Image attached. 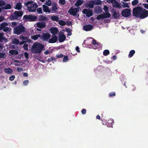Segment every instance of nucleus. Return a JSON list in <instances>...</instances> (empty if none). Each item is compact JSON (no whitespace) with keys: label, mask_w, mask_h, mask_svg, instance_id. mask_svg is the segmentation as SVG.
<instances>
[{"label":"nucleus","mask_w":148,"mask_h":148,"mask_svg":"<svg viewBox=\"0 0 148 148\" xmlns=\"http://www.w3.org/2000/svg\"><path fill=\"white\" fill-rule=\"evenodd\" d=\"M133 14L136 17L144 18L148 16V11L140 7H137L133 10Z\"/></svg>","instance_id":"f257e3e1"},{"label":"nucleus","mask_w":148,"mask_h":148,"mask_svg":"<svg viewBox=\"0 0 148 148\" xmlns=\"http://www.w3.org/2000/svg\"><path fill=\"white\" fill-rule=\"evenodd\" d=\"M43 45L39 43H36L34 44L31 48V51L34 53H39L42 51Z\"/></svg>","instance_id":"f03ea898"},{"label":"nucleus","mask_w":148,"mask_h":148,"mask_svg":"<svg viewBox=\"0 0 148 148\" xmlns=\"http://www.w3.org/2000/svg\"><path fill=\"white\" fill-rule=\"evenodd\" d=\"M27 6L28 10L29 12H34L36 10V9L38 7V5L32 1H29L25 3Z\"/></svg>","instance_id":"7ed1b4c3"},{"label":"nucleus","mask_w":148,"mask_h":148,"mask_svg":"<svg viewBox=\"0 0 148 148\" xmlns=\"http://www.w3.org/2000/svg\"><path fill=\"white\" fill-rule=\"evenodd\" d=\"M22 42H19V41L18 39L15 38L13 39L12 41V42L13 44H18L19 43L20 45H22L25 42H30L31 40L28 39V38L26 37H24L22 36H21L18 37Z\"/></svg>","instance_id":"20e7f679"},{"label":"nucleus","mask_w":148,"mask_h":148,"mask_svg":"<svg viewBox=\"0 0 148 148\" xmlns=\"http://www.w3.org/2000/svg\"><path fill=\"white\" fill-rule=\"evenodd\" d=\"M24 31L25 28L21 24H20L16 27L14 28V33L17 35H19Z\"/></svg>","instance_id":"39448f33"},{"label":"nucleus","mask_w":148,"mask_h":148,"mask_svg":"<svg viewBox=\"0 0 148 148\" xmlns=\"http://www.w3.org/2000/svg\"><path fill=\"white\" fill-rule=\"evenodd\" d=\"M23 18L26 21H34L37 19V17L34 15H26L23 16Z\"/></svg>","instance_id":"423d86ee"},{"label":"nucleus","mask_w":148,"mask_h":148,"mask_svg":"<svg viewBox=\"0 0 148 148\" xmlns=\"http://www.w3.org/2000/svg\"><path fill=\"white\" fill-rule=\"evenodd\" d=\"M23 15V12L22 11H16L10 17L11 20H14L17 19L19 17L22 16Z\"/></svg>","instance_id":"0eeeda50"},{"label":"nucleus","mask_w":148,"mask_h":148,"mask_svg":"<svg viewBox=\"0 0 148 148\" xmlns=\"http://www.w3.org/2000/svg\"><path fill=\"white\" fill-rule=\"evenodd\" d=\"M79 11V9L77 8H71L69 10V13L73 16L78 17L79 15L77 14L78 12Z\"/></svg>","instance_id":"6e6552de"},{"label":"nucleus","mask_w":148,"mask_h":148,"mask_svg":"<svg viewBox=\"0 0 148 148\" xmlns=\"http://www.w3.org/2000/svg\"><path fill=\"white\" fill-rule=\"evenodd\" d=\"M111 14L109 12H107L98 15L97 17V19L99 20L102 18H109Z\"/></svg>","instance_id":"1a4fd4ad"},{"label":"nucleus","mask_w":148,"mask_h":148,"mask_svg":"<svg viewBox=\"0 0 148 148\" xmlns=\"http://www.w3.org/2000/svg\"><path fill=\"white\" fill-rule=\"evenodd\" d=\"M102 3V1L100 0H94L90 1V7L92 8L94 5H100Z\"/></svg>","instance_id":"9d476101"},{"label":"nucleus","mask_w":148,"mask_h":148,"mask_svg":"<svg viewBox=\"0 0 148 148\" xmlns=\"http://www.w3.org/2000/svg\"><path fill=\"white\" fill-rule=\"evenodd\" d=\"M131 14L130 10L128 9H125L122 12V15L125 17H128Z\"/></svg>","instance_id":"9b49d317"},{"label":"nucleus","mask_w":148,"mask_h":148,"mask_svg":"<svg viewBox=\"0 0 148 148\" xmlns=\"http://www.w3.org/2000/svg\"><path fill=\"white\" fill-rule=\"evenodd\" d=\"M82 12L83 14L86 15V16L90 17L93 14L92 11L90 9H85L83 10Z\"/></svg>","instance_id":"f8f14e48"},{"label":"nucleus","mask_w":148,"mask_h":148,"mask_svg":"<svg viewBox=\"0 0 148 148\" xmlns=\"http://www.w3.org/2000/svg\"><path fill=\"white\" fill-rule=\"evenodd\" d=\"M51 36V34L49 33H44L42 36H41L40 39L44 41L47 40L50 38Z\"/></svg>","instance_id":"ddd939ff"},{"label":"nucleus","mask_w":148,"mask_h":148,"mask_svg":"<svg viewBox=\"0 0 148 148\" xmlns=\"http://www.w3.org/2000/svg\"><path fill=\"white\" fill-rule=\"evenodd\" d=\"M34 26L36 27H37L40 28H44L46 26V23L44 22H38L35 24Z\"/></svg>","instance_id":"4468645a"},{"label":"nucleus","mask_w":148,"mask_h":148,"mask_svg":"<svg viewBox=\"0 0 148 148\" xmlns=\"http://www.w3.org/2000/svg\"><path fill=\"white\" fill-rule=\"evenodd\" d=\"M59 40L60 42H63L66 38V37L63 33L60 32L59 33Z\"/></svg>","instance_id":"2eb2a0df"},{"label":"nucleus","mask_w":148,"mask_h":148,"mask_svg":"<svg viewBox=\"0 0 148 148\" xmlns=\"http://www.w3.org/2000/svg\"><path fill=\"white\" fill-rule=\"evenodd\" d=\"M92 43L94 46L93 47V49L99 48L101 47V45L96 42V40H95L92 42Z\"/></svg>","instance_id":"dca6fc26"},{"label":"nucleus","mask_w":148,"mask_h":148,"mask_svg":"<svg viewBox=\"0 0 148 148\" xmlns=\"http://www.w3.org/2000/svg\"><path fill=\"white\" fill-rule=\"evenodd\" d=\"M93 28V26L91 25H86L83 27V29L86 31H90Z\"/></svg>","instance_id":"f3484780"},{"label":"nucleus","mask_w":148,"mask_h":148,"mask_svg":"<svg viewBox=\"0 0 148 148\" xmlns=\"http://www.w3.org/2000/svg\"><path fill=\"white\" fill-rule=\"evenodd\" d=\"M42 7L43 11L46 14L50 13L51 12V10L48 6L45 5H43L42 6Z\"/></svg>","instance_id":"a211bd4d"},{"label":"nucleus","mask_w":148,"mask_h":148,"mask_svg":"<svg viewBox=\"0 0 148 148\" xmlns=\"http://www.w3.org/2000/svg\"><path fill=\"white\" fill-rule=\"evenodd\" d=\"M50 32L52 34H57L58 32L57 28L56 27H52L49 29Z\"/></svg>","instance_id":"6ab92c4d"},{"label":"nucleus","mask_w":148,"mask_h":148,"mask_svg":"<svg viewBox=\"0 0 148 148\" xmlns=\"http://www.w3.org/2000/svg\"><path fill=\"white\" fill-rule=\"evenodd\" d=\"M112 4L113 6L114 7L117 8L119 9H120L121 8V6L115 0H113Z\"/></svg>","instance_id":"aec40b11"},{"label":"nucleus","mask_w":148,"mask_h":148,"mask_svg":"<svg viewBox=\"0 0 148 148\" xmlns=\"http://www.w3.org/2000/svg\"><path fill=\"white\" fill-rule=\"evenodd\" d=\"M57 40V37L56 36H53L52 38L49 40V43H54L56 42Z\"/></svg>","instance_id":"412c9836"},{"label":"nucleus","mask_w":148,"mask_h":148,"mask_svg":"<svg viewBox=\"0 0 148 148\" xmlns=\"http://www.w3.org/2000/svg\"><path fill=\"white\" fill-rule=\"evenodd\" d=\"M51 10L53 11V13H56L58 11V8L56 4H54L52 5Z\"/></svg>","instance_id":"4be33fe9"},{"label":"nucleus","mask_w":148,"mask_h":148,"mask_svg":"<svg viewBox=\"0 0 148 148\" xmlns=\"http://www.w3.org/2000/svg\"><path fill=\"white\" fill-rule=\"evenodd\" d=\"M9 53L10 55H16L18 53V52L17 51L14 50H10L9 51Z\"/></svg>","instance_id":"5701e85b"},{"label":"nucleus","mask_w":148,"mask_h":148,"mask_svg":"<svg viewBox=\"0 0 148 148\" xmlns=\"http://www.w3.org/2000/svg\"><path fill=\"white\" fill-rule=\"evenodd\" d=\"M4 71L6 73L9 74H11L13 72L12 70L10 68L5 69Z\"/></svg>","instance_id":"b1692460"},{"label":"nucleus","mask_w":148,"mask_h":148,"mask_svg":"<svg viewBox=\"0 0 148 148\" xmlns=\"http://www.w3.org/2000/svg\"><path fill=\"white\" fill-rule=\"evenodd\" d=\"M11 8V5L9 4H7L6 5H4L2 7V8L5 10H8L10 9Z\"/></svg>","instance_id":"393cba45"},{"label":"nucleus","mask_w":148,"mask_h":148,"mask_svg":"<svg viewBox=\"0 0 148 148\" xmlns=\"http://www.w3.org/2000/svg\"><path fill=\"white\" fill-rule=\"evenodd\" d=\"M51 18L53 21H58L59 19V17L58 16H56L54 15H53L51 17Z\"/></svg>","instance_id":"a878e982"},{"label":"nucleus","mask_w":148,"mask_h":148,"mask_svg":"<svg viewBox=\"0 0 148 148\" xmlns=\"http://www.w3.org/2000/svg\"><path fill=\"white\" fill-rule=\"evenodd\" d=\"M39 20L41 21H46L48 20L45 15H41L39 16Z\"/></svg>","instance_id":"bb28decb"},{"label":"nucleus","mask_w":148,"mask_h":148,"mask_svg":"<svg viewBox=\"0 0 148 148\" xmlns=\"http://www.w3.org/2000/svg\"><path fill=\"white\" fill-rule=\"evenodd\" d=\"M21 4L20 2H18L16 4L15 9L18 10H20L21 9Z\"/></svg>","instance_id":"cd10ccee"},{"label":"nucleus","mask_w":148,"mask_h":148,"mask_svg":"<svg viewBox=\"0 0 148 148\" xmlns=\"http://www.w3.org/2000/svg\"><path fill=\"white\" fill-rule=\"evenodd\" d=\"M41 35L40 34H38L31 36V38L34 40H37L38 38L40 37Z\"/></svg>","instance_id":"c85d7f7f"},{"label":"nucleus","mask_w":148,"mask_h":148,"mask_svg":"<svg viewBox=\"0 0 148 148\" xmlns=\"http://www.w3.org/2000/svg\"><path fill=\"white\" fill-rule=\"evenodd\" d=\"M84 1L82 0H78L75 3V5L77 6L81 5L83 3Z\"/></svg>","instance_id":"c756f323"},{"label":"nucleus","mask_w":148,"mask_h":148,"mask_svg":"<svg viewBox=\"0 0 148 148\" xmlns=\"http://www.w3.org/2000/svg\"><path fill=\"white\" fill-rule=\"evenodd\" d=\"M2 40H3L5 42L7 41V39L3 37V34H0V41H1Z\"/></svg>","instance_id":"7c9ffc66"},{"label":"nucleus","mask_w":148,"mask_h":148,"mask_svg":"<svg viewBox=\"0 0 148 148\" xmlns=\"http://www.w3.org/2000/svg\"><path fill=\"white\" fill-rule=\"evenodd\" d=\"M8 25V24L6 22H3L1 23L0 25V26L2 29L4 28L6 26Z\"/></svg>","instance_id":"2f4dec72"},{"label":"nucleus","mask_w":148,"mask_h":148,"mask_svg":"<svg viewBox=\"0 0 148 148\" xmlns=\"http://www.w3.org/2000/svg\"><path fill=\"white\" fill-rule=\"evenodd\" d=\"M135 53V51L134 50H131L129 53V54L128 55L129 58H131L132 57L134 54Z\"/></svg>","instance_id":"473e14b6"},{"label":"nucleus","mask_w":148,"mask_h":148,"mask_svg":"<svg viewBox=\"0 0 148 148\" xmlns=\"http://www.w3.org/2000/svg\"><path fill=\"white\" fill-rule=\"evenodd\" d=\"M122 6L123 8H129L130 6L128 3H125L123 2H122Z\"/></svg>","instance_id":"72a5a7b5"},{"label":"nucleus","mask_w":148,"mask_h":148,"mask_svg":"<svg viewBox=\"0 0 148 148\" xmlns=\"http://www.w3.org/2000/svg\"><path fill=\"white\" fill-rule=\"evenodd\" d=\"M6 57L5 53L0 52V58H5Z\"/></svg>","instance_id":"f704fd0d"},{"label":"nucleus","mask_w":148,"mask_h":148,"mask_svg":"<svg viewBox=\"0 0 148 148\" xmlns=\"http://www.w3.org/2000/svg\"><path fill=\"white\" fill-rule=\"evenodd\" d=\"M58 23L60 25L62 26H64L66 24V22L62 20H60L58 21Z\"/></svg>","instance_id":"c9c22d12"},{"label":"nucleus","mask_w":148,"mask_h":148,"mask_svg":"<svg viewBox=\"0 0 148 148\" xmlns=\"http://www.w3.org/2000/svg\"><path fill=\"white\" fill-rule=\"evenodd\" d=\"M13 63L15 66H19L20 65V62L17 60H14Z\"/></svg>","instance_id":"e433bc0d"},{"label":"nucleus","mask_w":148,"mask_h":148,"mask_svg":"<svg viewBox=\"0 0 148 148\" xmlns=\"http://www.w3.org/2000/svg\"><path fill=\"white\" fill-rule=\"evenodd\" d=\"M46 5L48 6H51V2L50 0H47L45 3Z\"/></svg>","instance_id":"4c0bfd02"},{"label":"nucleus","mask_w":148,"mask_h":148,"mask_svg":"<svg viewBox=\"0 0 148 148\" xmlns=\"http://www.w3.org/2000/svg\"><path fill=\"white\" fill-rule=\"evenodd\" d=\"M66 31L68 33V35L70 36L71 35V30L69 29L66 28Z\"/></svg>","instance_id":"58836bf2"},{"label":"nucleus","mask_w":148,"mask_h":148,"mask_svg":"<svg viewBox=\"0 0 148 148\" xmlns=\"http://www.w3.org/2000/svg\"><path fill=\"white\" fill-rule=\"evenodd\" d=\"M109 54V51L108 50H105L103 52V54L104 56H106Z\"/></svg>","instance_id":"ea45409f"},{"label":"nucleus","mask_w":148,"mask_h":148,"mask_svg":"<svg viewBox=\"0 0 148 148\" xmlns=\"http://www.w3.org/2000/svg\"><path fill=\"white\" fill-rule=\"evenodd\" d=\"M138 3V0H134L132 2V4L133 5H135L137 4Z\"/></svg>","instance_id":"a19ab883"},{"label":"nucleus","mask_w":148,"mask_h":148,"mask_svg":"<svg viewBox=\"0 0 148 148\" xmlns=\"http://www.w3.org/2000/svg\"><path fill=\"white\" fill-rule=\"evenodd\" d=\"M37 11L38 13L39 14H41L42 13L41 8H38L37 9Z\"/></svg>","instance_id":"79ce46f5"},{"label":"nucleus","mask_w":148,"mask_h":148,"mask_svg":"<svg viewBox=\"0 0 148 148\" xmlns=\"http://www.w3.org/2000/svg\"><path fill=\"white\" fill-rule=\"evenodd\" d=\"M11 29L8 27H6L4 28L3 30L4 32H8Z\"/></svg>","instance_id":"37998d69"},{"label":"nucleus","mask_w":148,"mask_h":148,"mask_svg":"<svg viewBox=\"0 0 148 148\" xmlns=\"http://www.w3.org/2000/svg\"><path fill=\"white\" fill-rule=\"evenodd\" d=\"M59 3L62 5H64L66 1L65 0H59Z\"/></svg>","instance_id":"c03bdc74"},{"label":"nucleus","mask_w":148,"mask_h":148,"mask_svg":"<svg viewBox=\"0 0 148 148\" xmlns=\"http://www.w3.org/2000/svg\"><path fill=\"white\" fill-rule=\"evenodd\" d=\"M5 2L2 1H0V6H3L5 4Z\"/></svg>","instance_id":"a18cd8bd"},{"label":"nucleus","mask_w":148,"mask_h":148,"mask_svg":"<svg viewBox=\"0 0 148 148\" xmlns=\"http://www.w3.org/2000/svg\"><path fill=\"white\" fill-rule=\"evenodd\" d=\"M68 60L69 59L68 58L67 56H65L64 58L63 59V62H66L68 61Z\"/></svg>","instance_id":"49530a36"},{"label":"nucleus","mask_w":148,"mask_h":148,"mask_svg":"<svg viewBox=\"0 0 148 148\" xmlns=\"http://www.w3.org/2000/svg\"><path fill=\"white\" fill-rule=\"evenodd\" d=\"M15 78V76L14 75H12L9 77V80L11 81L13 80Z\"/></svg>","instance_id":"de8ad7c7"},{"label":"nucleus","mask_w":148,"mask_h":148,"mask_svg":"<svg viewBox=\"0 0 148 148\" xmlns=\"http://www.w3.org/2000/svg\"><path fill=\"white\" fill-rule=\"evenodd\" d=\"M29 83V81L27 80H25L23 82V84L25 86H27Z\"/></svg>","instance_id":"09e8293b"},{"label":"nucleus","mask_w":148,"mask_h":148,"mask_svg":"<svg viewBox=\"0 0 148 148\" xmlns=\"http://www.w3.org/2000/svg\"><path fill=\"white\" fill-rule=\"evenodd\" d=\"M17 23L15 22H12V26L14 27L17 25Z\"/></svg>","instance_id":"8fccbe9b"},{"label":"nucleus","mask_w":148,"mask_h":148,"mask_svg":"<svg viewBox=\"0 0 148 148\" xmlns=\"http://www.w3.org/2000/svg\"><path fill=\"white\" fill-rule=\"evenodd\" d=\"M109 95L110 97L114 96L115 95V93L114 92H110L109 94Z\"/></svg>","instance_id":"3c124183"},{"label":"nucleus","mask_w":148,"mask_h":148,"mask_svg":"<svg viewBox=\"0 0 148 148\" xmlns=\"http://www.w3.org/2000/svg\"><path fill=\"white\" fill-rule=\"evenodd\" d=\"M23 47L25 50H27L28 49V45L27 44H25L23 46Z\"/></svg>","instance_id":"603ef678"},{"label":"nucleus","mask_w":148,"mask_h":148,"mask_svg":"<svg viewBox=\"0 0 148 148\" xmlns=\"http://www.w3.org/2000/svg\"><path fill=\"white\" fill-rule=\"evenodd\" d=\"M108 7L107 6L105 5L103 8V10L105 12H107L108 10Z\"/></svg>","instance_id":"864d4df0"},{"label":"nucleus","mask_w":148,"mask_h":148,"mask_svg":"<svg viewBox=\"0 0 148 148\" xmlns=\"http://www.w3.org/2000/svg\"><path fill=\"white\" fill-rule=\"evenodd\" d=\"M143 5L145 8L148 9V4L144 3L143 4Z\"/></svg>","instance_id":"5fc2aeb1"},{"label":"nucleus","mask_w":148,"mask_h":148,"mask_svg":"<svg viewBox=\"0 0 148 148\" xmlns=\"http://www.w3.org/2000/svg\"><path fill=\"white\" fill-rule=\"evenodd\" d=\"M63 55L62 54H59L56 55V57L58 58H61L62 57Z\"/></svg>","instance_id":"6e6d98bb"},{"label":"nucleus","mask_w":148,"mask_h":148,"mask_svg":"<svg viewBox=\"0 0 148 148\" xmlns=\"http://www.w3.org/2000/svg\"><path fill=\"white\" fill-rule=\"evenodd\" d=\"M28 53H24L26 59H27L28 58Z\"/></svg>","instance_id":"4d7b16f0"},{"label":"nucleus","mask_w":148,"mask_h":148,"mask_svg":"<svg viewBox=\"0 0 148 148\" xmlns=\"http://www.w3.org/2000/svg\"><path fill=\"white\" fill-rule=\"evenodd\" d=\"M75 49H76V50L77 51V52H78V53H79V52H80V50H79V47H78V46H77V47H76Z\"/></svg>","instance_id":"13d9d810"},{"label":"nucleus","mask_w":148,"mask_h":148,"mask_svg":"<svg viewBox=\"0 0 148 148\" xmlns=\"http://www.w3.org/2000/svg\"><path fill=\"white\" fill-rule=\"evenodd\" d=\"M86 110L85 109H83L82 111V113L83 114H85L86 112Z\"/></svg>","instance_id":"bf43d9fd"},{"label":"nucleus","mask_w":148,"mask_h":148,"mask_svg":"<svg viewBox=\"0 0 148 148\" xmlns=\"http://www.w3.org/2000/svg\"><path fill=\"white\" fill-rule=\"evenodd\" d=\"M4 19V17L3 16H0V22L2 21Z\"/></svg>","instance_id":"052dcab7"},{"label":"nucleus","mask_w":148,"mask_h":148,"mask_svg":"<svg viewBox=\"0 0 148 148\" xmlns=\"http://www.w3.org/2000/svg\"><path fill=\"white\" fill-rule=\"evenodd\" d=\"M17 71H18L19 72H21L23 71V69H22L21 68H18L17 69Z\"/></svg>","instance_id":"680f3d73"},{"label":"nucleus","mask_w":148,"mask_h":148,"mask_svg":"<svg viewBox=\"0 0 148 148\" xmlns=\"http://www.w3.org/2000/svg\"><path fill=\"white\" fill-rule=\"evenodd\" d=\"M49 53V51H48L47 50L46 51H45V52H44L45 54L46 55L48 54Z\"/></svg>","instance_id":"e2e57ef3"},{"label":"nucleus","mask_w":148,"mask_h":148,"mask_svg":"<svg viewBox=\"0 0 148 148\" xmlns=\"http://www.w3.org/2000/svg\"><path fill=\"white\" fill-rule=\"evenodd\" d=\"M112 59H113V60H115L116 59V57L115 56H113L112 57Z\"/></svg>","instance_id":"0e129e2a"},{"label":"nucleus","mask_w":148,"mask_h":148,"mask_svg":"<svg viewBox=\"0 0 148 148\" xmlns=\"http://www.w3.org/2000/svg\"><path fill=\"white\" fill-rule=\"evenodd\" d=\"M114 17L117 18V15L116 12H114Z\"/></svg>","instance_id":"69168bd1"},{"label":"nucleus","mask_w":148,"mask_h":148,"mask_svg":"<svg viewBox=\"0 0 148 148\" xmlns=\"http://www.w3.org/2000/svg\"><path fill=\"white\" fill-rule=\"evenodd\" d=\"M23 75L25 76V77H27V76H28V74H27V73H24L23 74Z\"/></svg>","instance_id":"338daca9"},{"label":"nucleus","mask_w":148,"mask_h":148,"mask_svg":"<svg viewBox=\"0 0 148 148\" xmlns=\"http://www.w3.org/2000/svg\"><path fill=\"white\" fill-rule=\"evenodd\" d=\"M96 118L97 119H100V116H99V115H97L96 116Z\"/></svg>","instance_id":"774afa93"}]
</instances>
